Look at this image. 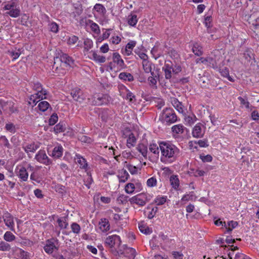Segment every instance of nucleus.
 <instances>
[{"label": "nucleus", "mask_w": 259, "mask_h": 259, "mask_svg": "<svg viewBox=\"0 0 259 259\" xmlns=\"http://www.w3.org/2000/svg\"><path fill=\"white\" fill-rule=\"evenodd\" d=\"M161 156L160 160L164 163H171L176 160L180 155V150L175 145L169 142L159 143Z\"/></svg>", "instance_id": "f257e3e1"}, {"label": "nucleus", "mask_w": 259, "mask_h": 259, "mask_svg": "<svg viewBox=\"0 0 259 259\" xmlns=\"http://www.w3.org/2000/svg\"><path fill=\"white\" fill-rule=\"evenodd\" d=\"M159 120L167 125L172 124L178 120V118L173 109L164 108L159 116Z\"/></svg>", "instance_id": "f03ea898"}, {"label": "nucleus", "mask_w": 259, "mask_h": 259, "mask_svg": "<svg viewBox=\"0 0 259 259\" xmlns=\"http://www.w3.org/2000/svg\"><path fill=\"white\" fill-rule=\"evenodd\" d=\"M126 65L121 56L118 53H113L112 55V61L109 62L107 65L106 70L108 71L115 70H121L124 69Z\"/></svg>", "instance_id": "7ed1b4c3"}, {"label": "nucleus", "mask_w": 259, "mask_h": 259, "mask_svg": "<svg viewBox=\"0 0 259 259\" xmlns=\"http://www.w3.org/2000/svg\"><path fill=\"white\" fill-rule=\"evenodd\" d=\"M121 240L120 237L117 235H113L107 237L105 241V245L111 249V251L115 255V250L121 246Z\"/></svg>", "instance_id": "20e7f679"}, {"label": "nucleus", "mask_w": 259, "mask_h": 259, "mask_svg": "<svg viewBox=\"0 0 259 259\" xmlns=\"http://www.w3.org/2000/svg\"><path fill=\"white\" fill-rule=\"evenodd\" d=\"M152 196L145 193H141L129 198L128 201L131 204H136L140 206H144L151 200Z\"/></svg>", "instance_id": "39448f33"}, {"label": "nucleus", "mask_w": 259, "mask_h": 259, "mask_svg": "<svg viewBox=\"0 0 259 259\" xmlns=\"http://www.w3.org/2000/svg\"><path fill=\"white\" fill-rule=\"evenodd\" d=\"M115 255H124L129 259H135L136 256V250L132 247H128L127 245L124 244L119 247L118 250H115Z\"/></svg>", "instance_id": "423d86ee"}, {"label": "nucleus", "mask_w": 259, "mask_h": 259, "mask_svg": "<svg viewBox=\"0 0 259 259\" xmlns=\"http://www.w3.org/2000/svg\"><path fill=\"white\" fill-rule=\"evenodd\" d=\"M112 102V98L108 94H97L94 96L93 105L101 106L107 105Z\"/></svg>", "instance_id": "0eeeda50"}, {"label": "nucleus", "mask_w": 259, "mask_h": 259, "mask_svg": "<svg viewBox=\"0 0 259 259\" xmlns=\"http://www.w3.org/2000/svg\"><path fill=\"white\" fill-rule=\"evenodd\" d=\"M44 249L49 254H51L56 250L59 249V240L56 238H51L46 241V244Z\"/></svg>", "instance_id": "6e6552de"}, {"label": "nucleus", "mask_w": 259, "mask_h": 259, "mask_svg": "<svg viewBox=\"0 0 259 259\" xmlns=\"http://www.w3.org/2000/svg\"><path fill=\"white\" fill-rule=\"evenodd\" d=\"M35 158L39 163L46 165L52 164V160L48 157L44 150H39L35 155Z\"/></svg>", "instance_id": "1a4fd4ad"}, {"label": "nucleus", "mask_w": 259, "mask_h": 259, "mask_svg": "<svg viewBox=\"0 0 259 259\" xmlns=\"http://www.w3.org/2000/svg\"><path fill=\"white\" fill-rule=\"evenodd\" d=\"M205 126L201 123H197L193 127L192 134L196 138H202L205 134Z\"/></svg>", "instance_id": "9d476101"}, {"label": "nucleus", "mask_w": 259, "mask_h": 259, "mask_svg": "<svg viewBox=\"0 0 259 259\" xmlns=\"http://www.w3.org/2000/svg\"><path fill=\"white\" fill-rule=\"evenodd\" d=\"M60 60L66 67H73L75 65L74 59L67 54L61 53L60 55Z\"/></svg>", "instance_id": "9b49d317"}, {"label": "nucleus", "mask_w": 259, "mask_h": 259, "mask_svg": "<svg viewBox=\"0 0 259 259\" xmlns=\"http://www.w3.org/2000/svg\"><path fill=\"white\" fill-rule=\"evenodd\" d=\"M70 94L75 101L80 103L84 100L85 98L82 91L78 88L72 90Z\"/></svg>", "instance_id": "f8f14e48"}, {"label": "nucleus", "mask_w": 259, "mask_h": 259, "mask_svg": "<svg viewBox=\"0 0 259 259\" xmlns=\"http://www.w3.org/2000/svg\"><path fill=\"white\" fill-rule=\"evenodd\" d=\"M5 225L11 230L14 231V222L13 215L8 212L4 213L3 216Z\"/></svg>", "instance_id": "ddd939ff"}, {"label": "nucleus", "mask_w": 259, "mask_h": 259, "mask_svg": "<svg viewBox=\"0 0 259 259\" xmlns=\"http://www.w3.org/2000/svg\"><path fill=\"white\" fill-rule=\"evenodd\" d=\"M15 172L22 181L26 182L27 181L28 173L25 167L23 166H17L16 168Z\"/></svg>", "instance_id": "4468645a"}, {"label": "nucleus", "mask_w": 259, "mask_h": 259, "mask_svg": "<svg viewBox=\"0 0 259 259\" xmlns=\"http://www.w3.org/2000/svg\"><path fill=\"white\" fill-rule=\"evenodd\" d=\"M92 11L94 16L97 15L102 17H105L107 12L105 7L101 4H96L94 6Z\"/></svg>", "instance_id": "2eb2a0df"}, {"label": "nucleus", "mask_w": 259, "mask_h": 259, "mask_svg": "<svg viewBox=\"0 0 259 259\" xmlns=\"http://www.w3.org/2000/svg\"><path fill=\"white\" fill-rule=\"evenodd\" d=\"M13 250L17 257L20 259L29 258V253L19 247H15L13 248Z\"/></svg>", "instance_id": "dca6fc26"}, {"label": "nucleus", "mask_w": 259, "mask_h": 259, "mask_svg": "<svg viewBox=\"0 0 259 259\" xmlns=\"http://www.w3.org/2000/svg\"><path fill=\"white\" fill-rule=\"evenodd\" d=\"M63 153V148L61 145H59L54 148L52 153L50 155L54 158L57 159L62 156Z\"/></svg>", "instance_id": "f3484780"}, {"label": "nucleus", "mask_w": 259, "mask_h": 259, "mask_svg": "<svg viewBox=\"0 0 259 259\" xmlns=\"http://www.w3.org/2000/svg\"><path fill=\"white\" fill-rule=\"evenodd\" d=\"M243 57L245 59L244 64L247 65H249L252 59H253L254 62H256L254 57V54L253 53L252 51L249 49L246 50L244 52Z\"/></svg>", "instance_id": "a211bd4d"}, {"label": "nucleus", "mask_w": 259, "mask_h": 259, "mask_svg": "<svg viewBox=\"0 0 259 259\" xmlns=\"http://www.w3.org/2000/svg\"><path fill=\"white\" fill-rule=\"evenodd\" d=\"M99 225L100 226V229L103 232H106L110 229V226L109 221L107 219H101L99 222Z\"/></svg>", "instance_id": "6ab92c4d"}, {"label": "nucleus", "mask_w": 259, "mask_h": 259, "mask_svg": "<svg viewBox=\"0 0 259 259\" xmlns=\"http://www.w3.org/2000/svg\"><path fill=\"white\" fill-rule=\"evenodd\" d=\"M90 54L92 56L90 57V58L96 61V62L102 63L106 61L105 57L98 55L95 51H91Z\"/></svg>", "instance_id": "aec40b11"}, {"label": "nucleus", "mask_w": 259, "mask_h": 259, "mask_svg": "<svg viewBox=\"0 0 259 259\" xmlns=\"http://www.w3.org/2000/svg\"><path fill=\"white\" fill-rule=\"evenodd\" d=\"M75 160H77L76 162L80 165V167L82 169H85L88 166V163L85 158L79 154H76Z\"/></svg>", "instance_id": "412c9836"}, {"label": "nucleus", "mask_w": 259, "mask_h": 259, "mask_svg": "<svg viewBox=\"0 0 259 259\" xmlns=\"http://www.w3.org/2000/svg\"><path fill=\"white\" fill-rule=\"evenodd\" d=\"M143 67L145 73H148L155 68V65L148 60L143 61Z\"/></svg>", "instance_id": "4be33fe9"}, {"label": "nucleus", "mask_w": 259, "mask_h": 259, "mask_svg": "<svg viewBox=\"0 0 259 259\" xmlns=\"http://www.w3.org/2000/svg\"><path fill=\"white\" fill-rule=\"evenodd\" d=\"M39 147V144H35V143L33 142L30 144H28L25 146H23L22 148L26 153H28L29 152H34Z\"/></svg>", "instance_id": "5701e85b"}, {"label": "nucleus", "mask_w": 259, "mask_h": 259, "mask_svg": "<svg viewBox=\"0 0 259 259\" xmlns=\"http://www.w3.org/2000/svg\"><path fill=\"white\" fill-rule=\"evenodd\" d=\"M171 103L179 112L181 113L184 112V106L182 105V102H180L177 98L172 99Z\"/></svg>", "instance_id": "b1692460"}, {"label": "nucleus", "mask_w": 259, "mask_h": 259, "mask_svg": "<svg viewBox=\"0 0 259 259\" xmlns=\"http://www.w3.org/2000/svg\"><path fill=\"white\" fill-rule=\"evenodd\" d=\"M127 20L128 24L132 27H135L138 21L137 16L133 13L127 16Z\"/></svg>", "instance_id": "393cba45"}, {"label": "nucleus", "mask_w": 259, "mask_h": 259, "mask_svg": "<svg viewBox=\"0 0 259 259\" xmlns=\"http://www.w3.org/2000/svg\"><path fill=\"white\" fill-rule=\"evenodd\" d=\"M112 111L108 109H104L100 113L99 116L102 119V121H107L110 118V115H111Z\"/></svg>", "instance_id": "a878e982"}, {"label": "nucleus", "mask_w": 259, "mask_h": 259, "mask_svg": "<svg viewBox=\"0 0 259 259\" xmlns=\"http://www.w3.org/2000/svg\"><path fill=\"white\" fill-rule=\"evenodd\" d=\"M192 51L197 56H200L203 54L202 47L197 42L193 44Z\"/></svg>", "instance_id": "bb28decb"}, {"label": "nucleus", "mask_w": 259, "mask_h": 259, "mask_svg": "<svg viewBox=\"0 0 259 259\" xmlns=\"http://www.w3.org/2000/svg\"><path fill=\"white\" fill-rule=\"evenodd\" d=\"M137 149L141 153L143 157L146 158L147 156L148 148L146 145L143 143L138 144Z\"/></svg>", "instance_id": "cd10ccee"}, {"label": "nucleus", "mask_w": 259, "mask_h": 259, "mask_svg": "<svg viewBox=\"0 0 259 259\" xmlns=\"http://www.w3.org/2000/svg\"><path fill=\"white\" fill-rule=\"evenodd\" d=\"M238 100L240 102L241 107L244 106L247 109L252 107L248 101L246 96H245L244 98L240 96L238 97Z\"/></svg>", "instance_id": "c85d7f7f"}, {"label": "nucleus", "mask_w": 259, "mask_h": 259, "mask_svg": "<svg viewBox=\"0 0 259 259\" xmlns=\"http://www.w3.org/2000/svg\"><path fill=\"white\" fill-rule=\"evenodd\" d=\"M185 127L181 124H179L172 126L171 131L172 133L179 135L182 134L184 132Z\"/></svg>", "instance_id": "c756f323"}, {"label": "nucleus", "mask_w": 259, "mask_h": 259, "mask_svg": "<svg viewBox=\"0 0 259 259\" xmlns=\"http://www.w3.org/2000/svg\"><path fill=\"white\" fill-rule=\"evenodd\" d=\"M151 53L155 59L159 58L162 54V52L158 46H155L152 49Z\"/></svg>", "instance_id": "7c9ffc66"}, {"label": "nucleus", "mask_w": 259, "mask_h": 259, "mask_svg": "<svg viewBox=\"0 0 259 259\" xmlns=\"http://www.w3.org/2000/svg\"><path fill=\"white\" fill-rule=\"evenodd\" d=\"M169 181L172 187L176 190L177 189L180 185L178 176L176 175L171 176Z\"/></svg>", "instance_id": "2f4dec72"}, {"label": "nucleus", "mask_w": 259, "mask_h": 259, "mask_svg": "<svg viewBox=\"0 0 259 259\" xmlns=\"http://www.w3.org/2000/svg\"><path fill=\"white\" fill-rule=\"evenodd\" d=\"M118 77L121 80L132 81L134 80L133 76L130 73L121 72L119 74Z\"/></svg>", "instance_id": "473e14b6"}, {"label": "nucleus", "mask_w": 259, "mask_h": 259, "mask_svg": "<svg viewBox=\"0 0 259 259\" xmlns=\"http://www.w3.org/2000/svg\"><path fill=\"white\" fill-rule=\"evenodd\" d=\"M66 130V125L63 121H60L54 127V131L56 133L64 132Z\"/></svg>", "instance_id": "72a5a7b5"}, {"label": "nucleus", "mask_w": 259, "mask_h": 259, "mask_svg": "<svg viewBox=\"0 0 259 259\" xmlns=\"http://www.w3.org/2000/svg\"><path fill=\"white\" fill-rule=\"evenodd\" d=\"M136 138L134 134L132 133H130L127 139V146L128 148L134 147L136 142Z\"/></svg>", "instance_id": "f704fd0d"}, {"label": "nucleus", "mask_w": 259, "mask_h": 259, "mask_svg": "<svg viewBox=\"0 0 259 259\" xmlns=\"http://www.w3.org/2000/svg\"><path fill=\"white\" fill-rule=\"evenodd\" d=\"M57 222L58 223L59 227L61 229H66L68 225V223L67 222L66 217L58 218Z\"/></svg>", "instance_id": "c9c22d12"}, {"label": "nucleus", "mask_w": 259, "mask_h": 259, "mask_svg": "<svg viewBox=\"0 0 259 259\" xmlns=\"http://www.w3.org/2000/svg\"><path fill=\"white\" fill-rule=\"evenodd\" d=\"M130 175L126 170L122 169L118 175L120 182L124 183L128 178Z\"/></svg>", "instance_id": "e433bc0d"}, {"label": "nucleus", "mask_w": 259, "mask_h": 259, "mask_svg": "<svg viewBox=\"0 0 259 259\" xmlns=\"http://www.w3.org/2000/svg\"><path fill=\"white\" fill-rule=\"evenodd\" d=\"M37 107L40 111L45 112L51 107L50 104L47 101H44L39 103Z\"/></svg>", "instance_id": "4c0bfd02"}, {"label": "nucleus", "mask_w": 259, "mask_h": 259, "mask_svg": "<svg viewBox=\"0 0 259 259\" xmlns=\"http://www.w3.org/2000/svg\"><path fill=\"white\" fill-rule=\"evenodd\" d=\"M4 239L6 242H12L15 240V236L10 231H7L3 236Z\"/></svg>", "instance_id": "58836bf2"}, {"label": "nucleus", "mask_w": 259, "mask_h": 259, "mask_svg": "<svg viewBox=\"0 0 259 259\" xmlns=\"http://www.w3.org/2000/svg\"><path fill=\"white\" fill-rule=\"evenodd\" d=\"M159 146L158 147L157 145L155 143H151L149 145V151L155 154V155H159Z\"/></svg>", "instance_id": "ea45409f"}, {"label": "nucleus", "mask_w": 259, "mask_h": 259, "mask_svg": "<svg viewBox=\"0 0 259 259\" xmlns=\"http://www.w3.org/2000/svg\"><path fill=\"white\" fill-rule=\"evenodd\" d=\"M11 245L6 241H0V251H9L11 250Z\"/></svg>", "instance_id": "a19ab883"}, {"label": "nucleus", "mask_w": 259, "mask_h": 259, "mask_svg": "<svg viewBox=\"0 0 259 259\" xmlns=\"http://www.w3.org/2000/svg\"><path fill=\"white\" fill-rule=\"evenodd\" d=\"M78 140L82 143L87 144H91L93 141L91 138L83 135H78Z\"/></svg>", "instance_id": "79ce46f5"}, {"label": "nucleus", "mask_w": 259, "mask_h": 259, "mask_svg": "<svg viewBox=\"0 0 259 259\" xmlns=\"http://www.w3.org/2000/svg\"><path fill=\"white\" fill-rule=\"evenodd\" d=\"M139 229L142 233L146 235L150 234L152 233V230L148 226H145L143 224H139Z\"/></svg>", "instance_id": "37998d69"}, {"label": "nucleus", "mask_w": 259, "mask_h": 259, "mask_svg": "<svg viewBox=\"0 0 259 259\" xmlns=\"http://www.w3.org/2000/svg\"><path fill=\"white\" fill-rule=\"evenodd\" d=\"M7 13L12 17L16 18L20 16V10L19 9L13 8Z\"/></svg>", "instance_id": "c03bdc74"}, {"label": "nucleus", "mask_w": 259, "mask_h": 259, "mask_svg": "<svg viewBox=\"0 0 259 259\" xmlns=\"http://www.w3.org/2000/svg\"><path fill=\"white\" fill-rule=\"evenodd\" d=\"M166 196H158L154 200V203L157 205L163 204L166 201Z\"/></svg>", "instance_id": "a18cd8bd"}, {"label": "nucleus", "mask_w": 259, "mask_h": 259, "mask_svg": "<svg viewBox=\"0 0 259 259\" xmlns=\"http://www.w3.org/2000/svg\"><path fill=\"white\" fill-rule=\"evenodd\" d=\"M84 49L86 51H88L93 46V41L89 38H87L84 40Z\"/></svg>", "instance_id": "49530a36"}, {"label": "nucleus", "mask_w": 259, "mask_h": 259, "mask_svg": "<svg viewBox=\"0 0 259 259\" xmlns=\"http://www.w3.org/2000/svg\"><path fill=\"white\" fill-rule=\"evenodd\" d=\"M89 22L91 24V30L95 33L98 34L100 33V30L99 25L93 21L89 20Z\"/></svg>", "instance_id": "de8ad7c7"}, {"label": "nucleus", "mask_w": 259, "mask_h": 259, "mask_svg": "<svg viewBox=\"0 0 259 259\" xmlns=\"http://www.w3.org/2000/svg\"><path fill=\"white\" fill-rule=\"evenodd\" d=\"M58 120V116L56 113H53L49 119V124L50 125H54Z\"/></svg>", "instance_id": "09e8293b"}, {"label": "nucleus", "mask_w": 259, "mask_h": 259, "mask_svg": "<svg viewBox=\"0 0 259 259\" xmlns=\"http://www.w3.org/2000/svg\"><path fill=\"white\" fill-rule=\"evenodd\" d=\"M31 83H32L31 85L32 86L33 90H34L36 92L45 90L42 89V85L41 84V83L39 82H38V81L34 82H34H31Z\"/></svg>", "instance_id": "8fccbe9b"}, {"label": "nucleus", "mask_w": 259, "mask_h": 259, "mask_svg": "<svg viewBox=\"0 0 259 259\" xmlns=\"http://www.w3.org/2000/svg\"><path fill=\"white\" fill-rule=\"evenodd\" d=\"M48 92L46 90L41 91H37V93L35 94H38L37 96V99L39 101L44 99H47L46 96L47 95Z\"/></svg>", "instance_id": "3c124183"}, {"label": "nucleus", "mask_w": 259, "mask_h": 259, "mask_svg": "<svg viewBox=\"0 0 259 259\" xmlns=\"http://www.w3.org/2000/svg\"><path fill=\"white\" fill-rule=\"evenodd\" d=\"M72 231L75 234H79L80 231V227L76 223H73L71 225Z\"/></svg>", "instance_id": "603ef678"}, {"label": "nucleus", "mask_w": 259, "mask_h": 259, "mask_svg": "<svg viewBox=\"0 0 259 259\" xmlns=\"http://www.w3.org/2000/svg\"><path fill=\"white\" fill-rule=\"evenodd\" d=\"M135 185L133 183H128L125 187V191L127 193L131 194L135 190Z\"/></svg>", "instance_id": "864d4df0"}, {"label": "nucleus", "mask_w": 259, "mask_h": 259, "mask_svg": "<svg viewBox=\"0 0 259 259\" xmlns=\"http://www.w3.org/2000/svg\"><path fill=\"white\" fill-rule=\"evenodd\" d=\"M17 4L15 3V2H14L13 1H11L8 2V4L5 5L4 9L5 10H10L13 8H15L16 7Z\"/></svg>", "instance_id": "5fc2aeb1"}, {"label": "nucleus", "mask_w": 259, "mask_h": 259, "mask_svg": "<svg viewBox=\"0 0 259 259\" xmlns=\"http://www.w3.org/2000/svg\"><path fill=\"white\" fill-rule=\"evenodd\" d=\"M5 128L6 130L12 133H15L16 132V128L15 125L12 123H9L6 124Z\"/></svg>", "instance_id": "6e6d98bb"}, {"label": "nucleus", "mask_w": 259, "mask_h": 259, "mask_svg": "<svg viewBox=\"0 0 259 259\" xmlns=\"http://www.w3.org/2000/svg\"><path fill=\"white\" fill-rule=\"evenodd\" d=\"M200 158L203 162H209L212 160V157L209 154H207L206 155H204L203 154H200Z\"/></svg>", "instance_id": "4d7b16f0"}, {"label": "nucleus", "mask_w": 259, "mask_h": 259, "mask_svg": "<svg viewBox=\"0 0 259 259\" xmlns=\"http://www.w3.org/2000/svg\"><path fill=\"white\" fill-rule=\"evenodd\" d=\"M147 185L148 187H153L157 185V180L155 177H151L147 180Z\"/></svg>", "instance_id": "13d9d810"}, {"label": "nucleus", "mask_w": 259, "mask_h": 259, "mask_svg": "<svg viewBox=\"0 0 259 259\" xmlns=\"http://www.w3.org/2000/svg\"><path fill=\"white\" fill-rule=\"evenodd\" d=\"M196 117L194 115H193V116H187L185 117V121L187 124H188L189 125H191L193 123H194L195 121Z\"/></svg>", "instance_id": "bf43d9fd"}, {"label": "nucleus", "mask_w": 259, "mask_h": 259, "mask_svg": "<svg viewBox=\"0 0 259 259\" xmlns=\"http://www.w3.org/2000/svg\"><path fill=\"white\" fill-rule=\"evenodd\" d=\"M49 29L50 31L54 33H57L58 31V25L55 22H52L49 24Z\"/></svg>", "instance_id": "052dcab7"}, {"label": "nucleus", "mask_w": 259, "mask_h": 259, "mask_svg": "<svg viewBox=\"0 0 259 259\" xmlns=\"http://www.w3.org/2000/svg\"><path fill=\"white\" fill-rule=\"evenodd\" d=\"M127 92L126 99L128 100L131 102L134 103L136 101L135 96L128 90H127Z\"/></svg>", "instance_id": "680f3d73"}, {"label": "nucleus", "mask_w": 259, "mask_h": 259, "mask_svg": "<svg viewBox=\"0 0 259 259\" xmlns=\"http://www.w3.org/2000/svg\"><path fill=\"white\" fill-rule=\"evenodd\" d=\"M126 167L132 175L137 174L138 169L136 166L128 164L126 165Z\"/></svg>", "instance_id": "e2e57ef3"}, {"label": "nucleus", "mask_w": 259, "mask_h": 259, "mask_svg": "<svg viewBox=\"0 0 259 259\" xmlns=\"http://www.w3.org/2000/svg\"><path fill=\"white\" fill-rule=\"evenodd\" d=\"M195 143L198 144L200 147H207L209 145L207 140H200L198 141H195Z\"/></svg>", "instance_id": "0e129e2a"}, {"label": "nucleus", "mask_w": 259, "mask_h": 259, "mask_svg": "<svg viewBox=\"0 0 259 259\" xmlns=\"http://www.w3.org/2000/svg\"><path fill=\"white\" fill-rule=\"evenodd\" d=\"M30 179L31 180L35 181L38 183L40 182V178L36 172H32L30 175Z\"/></svg>", "instance_id": "69168bd1"}, {"label": "nucleus", "mask_w": 259, "mask_h": 259, "mask_svg": "<svg viewBox=\"0 0 259 259\" xmlns=\"http://www.w3.org/2000/svg\"><path fill=\"white\" fill-rule=\"evenodd\" d=\"M37 95H38V94H34L33 95H31V96L29 98V103L30 104H33L34 105H35L36 104V103L38 102H39L38 100L37 99L38 98H37V96H36Z\"/></svg>", "instance_id": "338daca9"}, {"label": "nucleus", "mask_w": 259, "mask_h": 259, "mask_svg": "<svg viewBox=\"0 0 259 259\" xmlns=\"http://www.w3.org/2000/svg\"><path fill=\"white\" fill-rule=\"evenodd\" d=\"M158 210V208L157 207H155L153 208L151 211H150L148 214V218L149 219H152L156 214V212Z\"/></svg>", "instance_id": "774afa93"}]
</instances>
